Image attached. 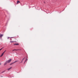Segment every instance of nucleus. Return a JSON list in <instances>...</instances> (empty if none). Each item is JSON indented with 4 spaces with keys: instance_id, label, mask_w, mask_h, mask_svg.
Wrapping results in <instances>:
<instances>
[{
    "instance_id": "f257e3e1",
    "label": "nucleus",
    "mask_w": 78,
    "mask_h": 78,
    "mask_svg": "<svg viewBox=\"0 0 78 78\" xmlns=\"http://www.w3.org/2000/svg\"><path fill=\"white\" fill-rule=\"evenodd\" d=\"M12 61V59L11 58H10L9 60L8 61H6L7 63H9L11 61Z\"/></svg>"
},
{
    "instance_id": "f03ea898",
    "label": "nucleus",
    "mask_w": 78,
    "mask_h": 78,
    "mask_svg": "<svg viewBox=\"0 0 78 78\" xmlns=\"http://www.w3.org/2000/svg\"><path fill=\"white\" fill-rule=\"evenodd\" d=\"M12 69V67H10L9 68L7 69V70H8V71H9V70H11Z\"/></svg>"
},
{
    "instance_id": "7ed1b4c3",
    "label": "nucleus",
    "mask_w": 78,
    "mask_h": 78,
    "mask_svg": "<svg viewBox=\"0 0 78 78\" xmlns=\"http://www.w3.org/2000/svg\"><path fill=\"white\" fill-rule=\"evenodd\" d=\"M7 63H8V62H7V61L5 62V63L4 64V66H6V64H7Z\"/></svg>"
},
{
    "instance_id": "20e7f679",
    "label": "nucleus",
    "mask_w": 78,
    "mask_h": 78,
    "mask_svg": "<svg viewBox=\"0 0 78 78\" xmlns=\"http://www.w3.org/2000/svg\"><path fill=\"white\" fill-rule=\"evenodd\" d=\"M3 55H4V53H3L2 55H1L0 56V57H2V56H3Z\"/></svg>"
},
{
    "instance_id": "39448f33",
    "label": "nucleus",
    "mask_w": 78,
    "mask_h": 78,
    "mask_svg": "<svg viewBox=\"0 0 78 78\" xmlns=\"http://www.w3.org/2000/svg\"><path fill=\"white\" fill-rule=\"evenodd\" d=\"M3 36V34H0V37H2V36Z\"/></svg>"
},
{
    "instance_id": "423d86ee",
    "label": "nucleus",
    "mask_w": 78,
    "mask_h": 78,
    "mask_svg": "<svg viewBox=\"0 0 78 78\" xmlns=\"http://www.w3.org/2000/svg\"><path fill=\"white\" fill-rule=\"evenodd\" d=\"M9 38H10V39H11V38H13V37H8L7 38V39H9Z\"/></svg>"
},
{
    "instance_id": "0eeeda50",
    "label": "nucleus",
    "mask_w": 78,
    "mask_h": 78,
    "mask_svg": "<svg viewBox=\"0 0 78 78\" xmlns=\"http://www.w3.org/2000/svg\"><path fill=\"white\" fill-rule=\"evenodd\" d=\"M14 45H19V44L16 43V44H14Z\"/></svg>"
},
{
    "instance_id": "6e6552de",
    "label": "nucleus",
    "mask_w": 78,
    "mask_h": 78,
    "mask_svg": "<svg viewBox=\"0 0 78 78\" xmlns=\"http://www.w3.org/2000/svg\"><path fill=\"white\" fill-rule=\"evenodd\" d=\"M10 42H11V43H13V42H14V41H10Z\"/></svg>"
},
{
    "instance_id": "1a4fd4ad",
    "label": "nucleus",
    "mask_w": 78,
    "mask_h": 78,
    "mask_svg": "<svg viewBox=\"0 0 78 78\" xmlns=\"http://www.w3.org/2000/svg\"><path fill=\"white\" fill-rule=\"evenodd\" d=\"M24 59H25V58H23V59H22V61L21 62H23V60H24Z\"/></svg>"
},
{
    "instance_id": "9d476101",
    "label": "nucleus",
    "mask_w": 78,
    "mask_h": 78,
    "mask_svg": "<svg viewBox=\"0 0 78 78\" xmlns=\"http://www.w3.org/2000/svg\"><path fill=\"white\" fill-rule=\"evenodd\" d=\"M18 3H20V2L19 1H17V4H18Z\"/></svg>"
},
{
    "instance_id": "9b49d317",
    "label": "nucleus",
    "mask_w": 78,
    "mask_h": 78,
    "mask_svg": "<svg viewBox=\"0 0 78 78\" xmlns=\"http://www.w3.org/2000/svg\"><path fill=\"white\" fill-rule=\"evenodd\" d=\"M17 62V61H15V62L13 63V64H14V63H16V62Z\"/></svg>"
},
{
    "instance_id": "f8f14e48",
    "label": "nucleus",
    "mask_w": 78,
    "mask_h": 78,
    "mask_svg": "<svg viewBox=\"0 0 78 78\" xmlns=\"http://www.w3.org/2000/svg\"><path fill=\"white\" fill-rule=\"evenodd\" d=\"M6 50H5L3 53H4H4H5V52H6Z\"/></svg>"
},
{
    "instance_id": "ddd939ff",
    "label": "nucleus",
    "mask_w": 78,
    "mask_h": 78,
    "mask_svg": "<svg viewBox=\"0 0 78 78\" xmlns=\"http://www.w3.org/2000/svg\"><path fill=\"white\" fill-rule=\"evenodd\" d=\"M5 72V71H4L2 72L1 73H3V72Z\"/></svg>"
},
{
    "instance_id": "4468645a",
    "label": "nucleus",
    "mask_w": 78,
    "mask_h": 78,
    "mask_svg": "<svg viewBox=\"0 0 78 78\" xmlns=\"http://www.w3.org/2000/svg\"><path fill=\"white\" fill-rule=\"evenodd\" d=\"M3 48H2L1 49H0V51H1V50H2V49Z\"/></svg>"
},
{
    "instance_id": "2eb2a0df",
    "label": "nucleus",
    "mask_w": 78,
    "mask_h": 78,
    "mask_svg": "<svg viewBox=\"0 0 78 78\" xmlns=\"http://www.w3.org/2000/svg\"><path fill=\"white\" fill-rule=\"evenodd\" d=\"M14 64L13 63H11L10 65H12V64Z\"/></svg>"
},
{
    "instance_id": "dca6fc26",
    "label": "nucleus",
    "mask_w": 78,
    "mask_h": 78,
    "mask_svg": "<svg viewBox=\"0 0 78 78\" xmlns=\"http://www.w3.org/2000/svg\"><path fill=\"white\" fill-rule=\"evenodd\" d=\"M14 50H16V51H17V50H18L14 49Z\"/></svg>"
},
{
    "instance_id": "f3484780",
    "label": "nucleus",
    "mask_w": 78,
    "mask_h": 78,
    "mask_svg": "<svg viewBox=\"0 0 78 78\" xmlns=\"http://www.w3.org/2000/svg\"><path fill=\"white\" fill-rule=\"evenodd\" d=\"M25 62H26V60L24 62V64H25Z\"/></svg>"
},
{
    "instance_id": "a211bd4d",
    "label": "nucleus",
    "mask_w": 78,
    "mask_h": 78,
    "mask_svg": "<svg viewBox=\"0 0 78 78\" xmlns=\"http://www.w3.org/2000/svg\"><path fill=\"white\" fill-rule=\"evenodd\" d=\"M14 50H13V51H14Z\"/></svg>"
},
{
    "instance_id": "6ab92c4d",
    "label": "nucleus",
    "mask_w": 78,
    "mask_h": 78,
    "mask_svg": "<svg viewBox=\"0 0 78 78\" xmlns=\"http://www.w3.org/2000/svg\"><path fill=\"white\" fill-rule=\"evenodd\" d=\"M0 65H1V63H0Z\"/></svg>"
},
{
    "instance_id": "aec40b11",
    "label": "nucleus",
    "mask_w": 78,
    "mask_h": 78,
    "mask_svg": "<svg viewBox=\"0 0 78 78\" xmlns=\"http://www.w3.org/2000/svg\"><path fill=\"white\" fill-rule=\"evenodd\" d=\"M12 40V39H11V40Z\"/></svg>"
},
{
    "instance_id": "412c9836",
    "label": "nucleus",
    "mask_w": 78,
    "mask_h": 78,
    "mask_svg": "<svg viewBox=\"0 0 78 78\" xmlns=\"http://www.w3.org/2000/svg\"><path fill=\"white\" fill-rule=\"evenodd\" d=\"M1 77H3V76H1Z\"/></svg>"
}]
</instances>
